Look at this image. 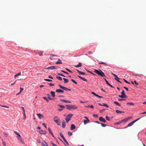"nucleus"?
Wrapping results in <instances>:
<instances>
[{"label":"nucleus","mask_w":146,"mask_h":146,"mask_svg":"<svg viewBox=\"0 0 146 146\" xmlns=\"http://www.w3.org/2000/svg\"><path fill=\"white\" fill-rule=\"evenodd\" d=\"M94 72L95 73L99 76L103 77L104 76L106 77V76H105L104 73L101 70H97L95 69L94 70Z\"/></svg>","instance_id":"1"},{"label":"nucleus","mask_w":146,"mask_h":146,"mask_svg":"<svg viewBox=\"0 0 146 146\" xmlns=\"http://www.w3.org/2000/svg\"><path fill=\"white\" fill-rule=\"evenodd\" d=\"M66 107L67 109L71 110L72 109H76L78 108V107L75 105H66Z\"/></svg>","instance_id":"2"},{"label":"nucleus","mask_w":146,"mask_h":146,"mask_svg":"<svg viewBox=\"0 0 146 146\" xmlns=\"http://www.w3.org/2000/svg\"><path fill=\"white\" fill-rule=\"evenodd\" d=\"M72 116L73 115L72 114H69L67 115L65 118V120L67 123L70 120Z\"/></svg>","instance_id":"3"},{"label":"nucleus","mask_w":146,"mask_h":146,"mask_svg":"<svg viewBox=\"0 0 146 146\" xmlns=\"http://www.w3.org/2000/svg\"><path fill=\"white\" fill-rule=\"evenodd\" d=\"M14 132L18 136V137H17V138L21 141L22 139L20 135L16 131H14Z\"/></svg>","instance_id":"4"},{"label":"nucleus","mask_w":146,"mask_h":146,"mask_svg":"<svg viewBox=\"0 0 146 146\" xmlns=\"http://www.w3.org/2000/svg\"><path fill=\"white\" fill-rule=\"evenodd\" d=\"M58 67L57 66H51L47 68H45L44 69V70L45 69H48V70H50V69H56Z\"/></svg>","instance_id":"5"},{"label":"nucleus","mask_w":146,"mask_h":146,"mask_svg":"<svg viewBox=\"0 0 146 146\" xmlns=\"http://www.w3.org/2000/svg\"><path fill=\"white\" fill-rule=\"evenodd\" d=\"M140 119V118H138L130 123L128 124L127 127H130L132 126L135 122L139 120V119Z\"/></svg>","instance_id":"6"},{"label":"nucleus","mask_w":146,"mask_h":146,"mask_svg":"<svg viewBox=\"0 0 146 146\" xmlns=\"http://www.w3.org/2000/svg\"><path fill=\"white\" fill-rule=\"evenodd\" d=\"M58 86L61 88L63 90H66V91H70L71 90L70 89H68V88H66L62 86H61L60 84H59Z\"/></svg>","instance_id":"7"},{"label":"nucleus","mask_w":146,"mask_h":146,"mask_svg":"<svg viewBox=\"0 0 146 146\" xmlns=\"http://www.w3.org/2000/svg\"><path fill=\"white\" fill-rule=\"evenodd\" d=\"M99 120L102 122L104 123L106 122V120L105 119L102 117H99Z\"/></svg>","instance_id":"8"},{"label":"nucleus","mask_w":146,"mask_h":146,"mask_svg":"<svg viewBox=\"0 0 146 146\" xmlns=\"http://www.w3.org/2000/svg\"><path fill=\"white\" fill-rule=\"evenodd\" d=\"M58 106H59L60 107V108H59L58 109V110L59 111H60L62 110H63V109L65 108V106H64L62 105H58Z\"/></svg>","instance_id":"9"},{"label":"nucleus","mask_w":146,"mask_h":146,"mask_svg":"<svg viewBox=\"0 0 146 146\" xmlns=\"http://www.w3.org/2000/svg\"><path fill=\"white\" fill-rule=\"evenodd\" d=\"M91 94H93V95L96 96V97H98L99 98H103V97H102V96H99L98 95H97V94H96L94 92H91Z\"/></svg>","instance_id":"10"},{"label":"nucleus","mask_w":146,"mask_h":146,"mask_svg":"<svg viewBox=\"0 0 146 146\" xmlns=\"http://www.w3.org/2000/svg\"><path fill=\"white\" fill-rule=\"evenodd\" d=\"M37 115L40 119H41L43 118L44 117L43 115L40 113H38Z\"/></svg>","instance_id":"11"},{"label":"nucleus","mask_w":146,"mask_h":146,"mask_svg":"<svg viewBox=\"0 0 146 146\" xmlns=\"http://www.w3.org/2000/svg\"><path fill=\"white\" fill-rule=\"evenodd\" d=\"M54 122L56 123L58 125H60V123H61V122L60 121V119L58 120H55V121H54Z\"/></svg>","instance_id":"12"},{"label":"nucleus","mask_w":146,"mask_h":146,"mask_svg":"<svg viewBox=\"0 0 146 146\" xmlns=\"http://www.w3.org/2000/svg\"><path fill=\"white\" fill-rule=\"evenodd\" d=\"M42 146H48L47 143L44 141H42Z\"/></svg>","instance_id":"13"},{"label":"nucleus","mask_w":146,"mask_h":146,"mask_svg":"<svg viewBox=\"0 0 146 146\" xmlns=\"http://www.w3.org/2000/svg\"><path fill=\"white\" fill-rule=\"evenodd\" d=\"M75 126L74 124H72L70 127V129L72 130L74 129L75 128Z\"/></svg>","instance_id":"14"},{"label":"nucleus","mask_w":146,"mask_h":146,"mask_svg":"<svg viewBox=\"0 0 146 146\" xmlns=\"http://www.w3.org/2000/svg\"><path fill=\"white\" fill-rule=\"evenodd\" d=\"M65 126V122L64 121H62V127L63 128H64Z\"/></svg>","instance_id":"15"},{"label":"nucleus","mask_w":146,"mask_h":146,"mask_svg":"<svg viewBox=\"0 0 146 146\" xmlns=\"http://www.w3.org/2000/svg\"><path fill=\"white\" fill-rule=\"evenodd\" d=\"M56 92H60V93H63L64 92V91L61 90V89H57L56 91Z\"/></svg>","instance_id":"16"},{"label":"nucleus","mask_w":146,"mask_h":146,"mask_svg":"<svg viewBox=\"0 0 146 146\" xmlns=\"http://www.w3.org/2000/svg\"><path fill=\"white\" fill-rule=\"evenodd\" d=\"M62 62L61 60L59 59L58 60V61L56 62V64H62Z\"/></svg>","instance_id":"17"},{"label":"nucleus","mask_w":146,"mask_h":146,"mask_svg":"<svg viewBox=\"0 0 146 146\" xmlns=\"http://www.w3.org/2000/svg\"><path fill=\"white\" fill-rule=\"evenodd\" d=\"M48 130L50 133L52 135V136L53 137H54L53 133L51 131L50 128V127H49L48 128Z\"/></svg>","instance_id":"18"},{"label":"nucleus","mask_w":146,"mask_h":146,"mask_svg":"<svg viewBox=\"0 0 146 146\" xmlns=\"http://www.w3.org/2000/svg\"><path fill=\"white\" fill-rule=\"evenodd\" d=\"M60 101L61 102H66V103H71V102L70 101H68L67 100H60Z\"/></svg>","instance_id":"19"},{"label":"nucleus","mask_w":146,"mask_h":146,"mask_svg":"<svg viewBox=\"0 0 146 146\" xmlns=\"http://www.w3.org/2000/svg\"><path fill=\"white\" fill-rule=\"evenodd\" d=\"M39 133L42 134H45L46 133L45 131L42 130L40 131H39Z\"/></svg>","instance_id":"20"},{"label":"nucleus","mask_w":146,"mask_h":146,"mask_svg":"<svg viewBox=\"0 0 146 146\" xmlns=\"http://www.w3.org/2000/svg\"><path fill=\"white\" fill-rule=\"evenodd\" d=\"M79 78H80L82 80H83L84 81H87V80L86 79L84 78H82V77L80 76H78Z\"/></svg>","instance_id":"21"},{"label":"nucleus","mask_w":146,"mask_h":146,"mask_svg":"<svg viewBox=\"0 0 146 146\" xmlns=\"http://www.w3.org/2000/svg\"><path fill=\"white\" fill-rule=\"evenodd\" d=\"M121 94H122V95L124 97H125V98H126V95L125 94V92L124 90H123L122 91V92Z\"/></svg>","instance_id":"22"},{"label":"nucleus","mask_w":146,"mask_h":146,"mask_svg":"<svg viewBox=\"0 0 146 146\" xmlns=\"http://www.w3.org/2000/svg\"><path fill=\"white\" fill-rule=\"evenodd\" d=\"M75 67H78L82 66V64L81 63H79L78 64V65H75Z\"/></svg>","instance_id":"23"},{"label":"nucleus","mask_w":146,"mask_h":146,"mask_svg":"<svg viewBox=\"0 0 146 146\" xmlns=\"http://www.w3.org/2000/svg\"><path fill=\"white\" fill-rule=\"evenodd\" d=\"M128 120V119L127 118H126L125 119H123L121 120V121L122 122H123V123H125L127 122Z\"/></svg>","instance_id":"24"},{"label":"nucleus","mask_w":146,"mask_h":146,"mask_svg":"<svg viewBox=\"0 0 146 146\" xmlns=\"http://www.w3.org/2000/svg\"><path fill=\"white\" fill-rule=\"evenodd\" d=\"M116 112L117 113H124V111H121L118 110H116Z\"/></svg>","instance_id":"25"},{"label":"nucleus","mask_w":146,"mask_h":146,"mask_svg":"<svg viewBox=\"0 0 146 146\" xmlns=\"http://www.w3.org/2000/svg\"><path fill=\"white\" fill-rule=\"evenodd\" d=\"M60 119L58 118V117L57 116H55L53 118V120L54 121H55V120H57L59 119Z\"/></svg>","instance_id":"26"},{"label":"nucleus","mask_w":146,"mask_h":146,"mask_svg":"<svg viewBox=\"0 0 146 146\" xmlns=\"http://www.w3.org/2000/svg\"><path fill=\"white\" fill-rule=\"evenodd\" d=\"M50 94L52 96V97H54L55 96V92L53 91H51L50 92Z\"/></svg>","instance_id":"27"},{"label":"nucleus","mask_w":146,"mask_h":146,"mask_svg":"<svg viewBox=\"0 0 146 146\" xmlns=\"http://www.w3.org/2000/svg\"><path fill=\"white\" fill-rule=\"evenodd\" d=\"M119 78L118 77H117L116 78H115V79L117 81H118L120 83H121V82H120L119 80Z\"/></svg>","instance_id":"28"},{"label":"nucleus","mask_w":146,"mask_h":146,"mask_svg":"<svg viewBox=\"0 0 146 146\" xmlns=\"http://www.w3.org/2000/svg\"><path fill=\"white\" fill-rule=\"evenodd\" d=\"M63 80H64V83H67L68 81V79H66L65 78H63Z\"/></svg>","instance_id":"29"},{"label":"nucleus","mask_w":146,"mask_h":146,"mask_svg":"<svg viewBox=\"0 0 146 146\" xmlns=\"http://www.w3.org/2000/svg\"><path fill=\"white\" fill-rule=\"evenodd\" d=\"M43 51H41L40 52H38V53L40 56H42L43 55Z\"/></svg>","instance_id":"30"},{"label":"nucleus","mask_w":146,"mask_h":146,"mask_svg":"<svg viewBox=\"0 0 146 146\" xmlns=\"http://www.w3.org/2000/svg\"><path fill=\"white\" fill-rule=\"evenodd\" d=\"M127 105H129L131 106H133L134 105V103L132 102L128 103H127Z\"/></svg>","instance_id":"31"},{"label":"nucleus","mask_w":146,"mask_h":146,"mask_svg":"<svg viewBox=\"0 0 146 146\" xmlns=\"http://www.w3.org/2000/svg\"><path fill=\"white\" fill-rule=\"evenodd\" d=\"M114 103L118 106H121V105L117 102H114Z\"/></svg>","instance_id":"32"},{"label":"nucleus","mask_w":146,"mask_h":146,"mask_svg":"<svg viewBox=\"0 0 146 146\" xmlns=\"http://www.w3.org/2000/svg\"><path fill=\"white\" fill-rule=\"evenodd\" d=\"M60 135L61 137L63 138V139H64V138H65L62 132H60Z\"/></svg>","instance_id":"33"},{"label":"nucleus","mask_w":146,"mask_h":146,"mask_svg":"<svg viewBox=\"0 0 146 146\" xmlns=\"http://www.w3.org/2000/svg\"><path fill=\"white\" fill-rule=\"evenodd\" d=\"M63 140L64 141V142L66 143V144L67 145H69L68 143V142L67 141H66V140L65 139V138H64V139H63Z\"/></svg>","instance_id":"34"},{"label":"nucleus","mask_w":146,"mask_h":146,"mask_svg":"<svg viewBox=\"0 0 146 146\" xmlns=\"http://www.w3.org/2000/svg\"><path fill=\"white\" fill-rule=\"evenodd\" d=\"M56 78H58L59 80H62V78H61L60 76H56Z\"/></svg>","instance_id":"35"},{"label":"nucleus","mask_w":146,"mask_h":146,"mask_svg":"<svg viewBox=\"0 0 146 146\" xmlns=\"http://www.w3.org/2000/svg\"><path fill=\"white\" fill-rule=\"evenodd\" d=\"M102 106H105L107 108H108L109 106L107 104H103L102 105Z\"/></svg>","instance_id":"36"},{"label":"nucleus","mask_w":146,"mask_h":146,"mask_svg":"<svg viewBox=\"0 0 146 146\" xmlns=\"http://www.w3.org/2000/svg\"><path fill=\"white\" fill-rule=\"evenodd\" d=\"M44 80H45V81H48V82H52V80H50V79H44Z\"/></svg>","instance_id":"37"},{"label":"nucleus","mask_w":146,"mask_h":146,"mask_svg":"<svg viewBox=\"0 0 146 146\" xmlns=\"http://www.w3.org/2000/svg\"><path fill=\"white\" fill-rule=\"evenodd\" d=\"M68 134L69 136H70L72 135V133L71 132L68 131Z\"/></svg>","instance_id":"38"},{"label":"nucleus","mask_w":146,"mask_h":146,"mask_svg":"<svg viewBox=\"0 0 146 146\" xmlns=\"http://www.w3.org/2000/svg\"><path fill=\"white\" fill-rule=\"evenodd\" d=\"M23 115L24 116V118L23 119L25 120L26 119V115L25 112L23 113Z\"/></svg>","instance_id":"39"},{"label":"nucleus","mask_w":146,"mask_h":146,"mask_svg":"<svg viewBox=\"0 0 146 146\" xmlns=\"http://www.w3.org/2000/svg\"><path fill=\"white\" fill-rule=\"evenodd\" d=\"M54 56H57V55H56L51 54L50 56V59H51L52 57H53Z\"/></svg>","instance_id":"40"},{"label":"nucleus","mask_w":146,"mask_h":146,"mask_svg":"<svg viewBox=\"0 0 146 146\" xmlns=\"http://www.w3.org/2000/svg\"><path fill=\"white\" fill-rule=\"evenodd\" d=\"M99 64H104L105 65H107V64L106 62H99Z\"/></svg>","instance_id":"41"},{"label":"nucleus","mask_w":146,"mask_h":146,"mask_svg":"<svg viewBox=\"0 0 146 146\" xmlns=\"http://www.w3.org/2000/svg\"><path fill=\"white\" fill-rule=\"evenodd\" d=\"M71 81H72L73 82L75 83V84H77V82L75 81L74 80L72 79L71 80Z\"/></svg>","instance_id":"42"},{"label":"nucleus","mask_w":146,"mask_h":146,"mask_svg":"<svg viewBox=\"0 0 146 146\" xmlns=\"http://www.w3.org/2000/svg\"><path fill=\"white\" fill-rule=\"evenodd\" d=\"M2 143H3V145L4 146H6V145L5 142L3 141V139H2Z\"/></svg>","instance_id":"43"},{"label":"nucleus","mask_w":146,"mask_h":146,"mask_svg":"<svg viewBox=\"0 0 146 146\" xmlns=\"http://www.w3.org/2000/svg\"><path fill=\"white\" fill-rule=\"evenodd\" d=\"M47 95L48 96V98L49 100H52V99L50 97V95L49 94H47Z\"/></svg>","instance_id":"44"},{"label":"nucleus","mask_w":146,"mask_h":146,"mask_svg":"<svg viewBox=\"0 0 146 146\" xmlns=\"http://www.w3.org/2000/svg\"><path fill=\"white\" fill-rule=\"evenodd\" d=\"M0 106H1V107H5V108H9V107L7 106H5V105L3 106V105H0Z\"/></svg>","instance_id":"45"},{"label":"nucleus","mask_w":146,"mask_h":146,"mask_svg":"<svg viewBox=\"0 0 146 146\" xmlns=\"http://www.w3.org/2000/svg\"><path fill=\"white\" fill-rule=\"evenodd\" d=\"M101 125L103 127H105L106 126V124L103 123H101Z\"/></svg>","instance_id":"46"},{"label":"nucleus","mask_w":146,"mask_h":146,"mask_svg":"<svg viewBox=\"0 0 146 146\" xmlns=\"http://www.w3.org/2000/svg\"><path fill=\"white\" fill-rule=\"evenodd\" d=\"M93 117H95L97 118L98 117V116L97 114H94L93 115Z\"/></svg>","instance_id":"47"},{"label":"nucleus","mask_w":146,"mask_h":146,"mask_svg":"<svg viewBox=\"0 0 146 146\" xmlns=\"http://www.w3.org/2000/svg\"><path fill=\"white\" fill-rule=\"evenodd\" d=\"M43 98L44 99V100H46L47 102H49V100H48V99H47V98L46 97H43Z\"/></svg>","instance_id":"48"},{"label":"nucleus","mask_w":146,"mask_h":146,"mask_svg":"<svg viewBox=\"0 0 146 146\" xmlns=\"http://www.w3.org/2000/svg\"><path fill=\"white\" fill-rule=\"evenodd\" d=\"M118 96L120 98H126L125 97H124L122 95H119Z\"/></svg>","instance_id":"49"},{"label":"nucleus","mask_w":146,"mask_h":146,"mask_svg":"<svg viewBox=\"0 0 146 146\" xmlns=\"http://www.w3.org/2000/svg\"><path fill=\"white\" fill-rule=\"evenodd\" d=\"M122 122L121 121H119V122H117V123H115V124H117V125H119V124H120L121 123H122Z\"/></svg>","instance_id":"50"},{"label":"nucleus","mask_w":146,"mask_h":146,"mask_svg":"<svg viewBox=\"0 0 146 146\" xmlns=\"http://www.w3.org/2000/svg\"><path fill=\"white\" fill-rule=\"evenodd\" d=\"M123 80H124V82H126V83H128L129 84H130V83L129 82H128L125 79H123Z\"/></svg>","instance_id":"51"},{"label":"nucleus","mask_w":146,"mask_h":146,"mask_svg":"<svg viewBox=\"0 0 146 146\" xmlns=\"http://www.w3.org/2000/svg\"><path fill=\"white\" fill-rule=\"evenodd\" d=\"M106 119L108 121H110V117L108 116H106Z\"/></svg>","instance_id":"52"},{"label":"nucleus","mask_w":146,"mask_h":146,"mask_svg":"<svg viewBox=\"0 0 146 146\" xmlns=\"http://www.w3.org/2000/svg\"><path fill=\"white\" fill-rule=\"evenodd\" d=\"M105 110V109H104L101 110H100V113H102Z\"/></svg>","instance_id":"53"},{"label":"nucleus","mask_w":146,"mask_h":146,"mask_svg":"<svg viewBox=\"0 0 146 146\" xmlns=\"http://www.w3.org/2000/svg\"><path fill=\"white\" fill-rule=\"evenodd\" d=\"M79 74H82V75H84L85 74V73L84 72H82L80 71V72Z\"/></svg>","instance_id":"54"},{"label":"nucleus","mask_w":146,"mask_h":146,"mask_svg":"<svg viewBox=\"0 0 146 146\" xmlns=\"http://www.w3.org/2000/svg\"><path fill=\"white\" fill-rule=\"evenodd\" d=\"M3 134H4L5 136V137H7L8 136V134L6 133L5 132H4L3 133Z\"/></svg>","instance_id":"55"},{"label":"nucleus","mask_w":146,"mask_h":146,"mask_svg":"<svg viewBox=\"0 0 146 146\" xmlns=\"http://www.w3.org/2000/svg\"><path fill=\"white\" fill-rule=\"evenodd\" d=\"M66 69L69 72H71V73H72V72L69 69L66 68Z\"/></svg>","instance_id":"56"},{"label":"nucleus","mask_w":146,"mask_h":146,"mask_svg":"<svg viewBox=\"0 0 146 146\" xmlns=\"http://www.w3.org/2000/svg\"><path fill=\"white\" fill-rule=\"evenodd\" d=\"M84 124L85 125L87 123V121L86 120H84Z\"/></svg>","instance_id":"57"},{"label":"nucleus","mask_w":146,"mask_h":146,"mask_svg":"<svg viewBox=\"0 0 146 146\" xmlns=\"http://www.w3.org/2000/svg\"><path fill=\"white\" fill-rule=\"evenodd\" d=\"M21 108H22L23 110V113L25 112V110L24 108L23 107H22Z\"/></svg>","instance_id":"58"},{"label":"nucleus","mask_w":146,"mask_h":146,"mask_svg":"<svg viewBox=\"0 0 146 146\" xmlns=\"http://www.w3.org/2000/svg\"><path fill=\"white\" fill-rule=\"evenodd\" d=\"M61 71L62 72H63L67 74H68V73H67L63 70H61Z\"/></svg>","instance_id":"59"},{"label":"nucleus","mask_w":146,"mask_h":146,"mask_svg":"<svg viewBox=\"0 0 146 146\" xmlns=\"http://www.w3.org/2000/svg\"><path fill=\"white\" fill-rule=\"evenodd\" d=\"M104 80H105V81H106V84H108V85L109 84V83L107 81V80L105 79H104Z\"/></svg>","instance_id":"60"},{"label":"nucleus","mask_w":146,"mask_h":146,"mask_svg":"<svg viewBox=\"0 0 146 146\" xmlns=\"http://www.w3.org/2000/svg\"><path fill=\"white\" fill-rule=\"evenodd\" d=\"M135 76H138L139 77H140V76H142L143 75L142 74H137Z\"/></svg>","instance_id":"61"},{"label":"nucleus","mask_w":146,"mask_h":146,"mask_svg":"<svg viewBox=\"0 0 146 146\" xmlns=\"http://www.w3.org/2000/svg\"><path fill=\"white\" fill-rule=\"evenodd\" d=\"M124 88L127 91H129V89H128V88L126 87H124Z\"/></svg>","instance_id":"62"},{"label":"nucleus","mask_w":146,"mask_h":146,"mask_svg":"<svg viewBox=\"0 0 146 146\" xmlns=\"http://www.w3.org/2000/svg\"><path fill=\"white\" fill-rule=\"evenodd\" d=\"M20 92H22L23 90V88H21V87L20 88Z\"/></svg>","instance_id":"63"},{"label":"nucleus","mask_w":146,"mask_h":146,"mask_svg":"<svg viewBox=\"0 0 146 146\" xmlns=\"http://www.w3.org/2000/svg\"><path fill=\"white\" fill-rule=\"evenodd\" d=\"M88 53L89 54H93V53L92 52H91V51H89V52H88Z\"/></svg>","instance_id":"64"}]
</instances>
